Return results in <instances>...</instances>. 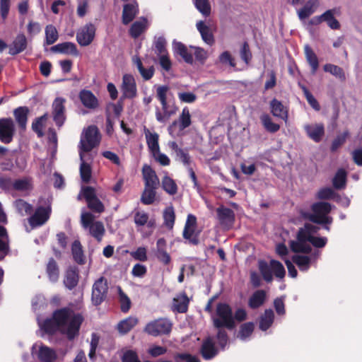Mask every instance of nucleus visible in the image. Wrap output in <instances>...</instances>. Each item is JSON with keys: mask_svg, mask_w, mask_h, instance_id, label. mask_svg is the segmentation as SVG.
<instances>
[{"mask_svg": "<svg viewBox=\"0 0 362 362\" xmlns=\"http://www.w3.org/2000/svg\"><path fill=\"white\" fill-rule=\"evenodd\" d=\"M165 225L172 228L175 222V213L173 207L167 208L163 214Z\"/></svg>", "mask_w": 362, "mask_h": 362, "instance_id": "e2e57ef3", "label": "nucleus"}, {"mask_svg": "<svg viewBox=\"0 0 362 362\" xmlns=\"http://www.w3.org/2000/svg\"><path fill=\"white\" fill-rule=\"evenodd\" d=\"M197 28L202 35V40L208 45H211L214 42V38L210 30L203 21L197 23Z\"/></svg>", "mask_w": 362, "mask_h": 362, "instance_id": "a19ab883", "label": "nucleus"}, {"mask_svg": "<svg viewBox=\"0 0 362 362\" xmlns=\"http://www.w3.org/2000/svg\"><path fill=\"white\" fill-rule=\"evenodd\" d=\"M303 93L306 98L308 103L315 110H320V106L317 103V100L315 97L309 92V90L303 87Z\"/></svg>", "mask_w": 362, "mask_h": 362, "instance_id": "69168bd1", "label": "nucleus"}, {"mask_svg": "<svg viewBox=\"0 0 362 362\" xmlns=\"http://www.w3.org/2000/svg\"><path fill=\"white\" fill-rule=\"evenodd\" d=\"M172 327L171 322L167 319H159L149 322L145 327V331L153 336L168 334Z\"/></svg>", "mask_w": 362, "mask_h": 362, "instance_id": "9b49d317", "label": "nucleus"}, {"mask_svg": "<svg viewBox=\"0 0 362 362\" xmlns=\"http://www.w3.org/2000/svg\"><path fill=\"white\" fill-rule=\"evenodd\" d=\"M191 49L192 50V55L194 54L195 57V59L202 62L204 63L206 59L208 58V52L203 48L199 47H191Z\"/></svg>", "mask_w": 362, "mask_h": 362, "instance_id": "052dcab7", "label": "nucleus"}, {"mask_svg": "<svg viewBox=\"0 0 362 362\" xmlns=\"http://www.w3.org/2000/svg\"><path fill=\"white\" fill-rule=\"evenodd\" d=\"M138 323V319L135 317H129L120 321L117 325V329L121 334L129 332Z\"/></svg>", "mask_w": 362, "mask_h": 362, "instance_id": "e433bc0d", "label": "nucleus"}, {"mask_svg": "<svg viewBox=\"0 0 362 362\" xmlns=\"http://www.w3.org/2000/svg\"><path fill=\"white\" fill-rule=\"evenodd\" d=\"M64 100L60 98H56L53 103V116L57 126L61 127L65 119L64 110Z\"/></svg>", "mask_w": 362, "mask_h": 362, "instance_id": "393cba45", "label": "nucleus"}, {"mask_svg": "<svg viewBox=\"0 0 362 362\" xmlns=\"http://www.w3.org/2000/svg\"><path fill=\"white\" fill-rule=\"evenodd\" d=\"M145 136L148 149L151 154L160 150L158 144V134L155 132H151L149 130L145 131Z\"/></svg>", "mask_w": 362, "mask_h": 362, "instance_id": "473e14b6", "label": "nucleus"}, {"mask_svg": "<svg viewBox=\"0 0 362 362\" xmlns=\"http://www.w3.org/2000/svg\"><path fill=\"white\" fill-rule=\"evenodd\" d=\"M274 319V315L272 310H266L259 319V329L266 331L272 325Z\"/></svg>", "mask_w": 362, "mask_h": 362, "instance_id": "58836bf2", "label": "nucleus"}, {"mask_svg": "<svg viewBox=\"0 0 362 362\" xmlns=\"http://www.w3.org/2000/svg\"><path fill=\"white\" fill-rule=\"evenodd\" d=\"M72 255L75 261L79 264L84 262V256L81 243L76 240L72 244Z\"/></svg>", "mask_w": 362, "mask_h": 362, "instance_id": "3c124183", "label": "nucleus"}, {"mask_svg": "<svg viewBox=\"0 0 362 362\" xmlns=\"http://www.w3.org/2000/svg\"><path fill=\"white\" fill-rule=\"evenodd\" d=\"M177 362H200L199 358L196 356L187 353L178 354L175 356Z\"/></svg>", "mask_w": 362, "mask_h": 362, "instance_id": "0e129e2a", "label": "nucleus"}, {"mask_svg": "<svg viewBox=\"0 0 362 362\" xmlns=\"http://www.w3.org/2000/svg\"><path fill=\"white\" fill-rule=\"evenodd\" d=\"M15 133L14 122L11 119H0V141L5 144L10 143Z\"/></svg>", "mask_w": 362, "mask_h": 362, "instance_id": "2eb2a0df", "label": "nucleus"}, {"mask_svg": "<svg viewBox=\"0 0 362 362\" xmlns=\"http://www.w3.org/2000/svg\"><path fill=\"white\" fill-rule=\"evenodd\" d=\"M147 21L145 18L134 22L130 28V35L136 38L139 37L146 28Z\"/></svg>", "mask_w": 362, "mask_h": 362, "instance_id": "49530a36", "label": "nucleus"}, {"mask_svg": "<svg viewBox=\"0 0 362 362\" xmlns=\"http://www.w3.org/2000/svg\"><path fill=\"white\" fill-rule=\"evenodd\" d=\"M218 63L226 68L235 69V58L228 51H224L220 54L218 58Z\"/></svg>", "mask_w": 362, "mask_h": 362, "instance_id": "4c0bfd02", "label": "nucleus"}, {"mask_svg": "<svg viewBox=\"0 0 362 362\" xmlns=\"http://www.w3.org/2000/svg\"><path fill=\"white\" fill-rule=\"evenodd\" d=\"M162 187L164 191L170 195L175 194L177 192V186L175 182L168 175H165L162 179Z\"/></svg>", "mask_w": 362, "mask_h": 362, "instance_id": "de8ad7c7", "label": "nucleus"}, {"mask_svg": "<svg viewBox=\"0 0 362 362\" xmlns=\"http://www.w3.org/2000/svg\"><path fill=\"white\" fill-rule=\"evenodd\" d=\"M27 46V40L24 35H17L12 44L9 46V54L11 55L17 54L23 52Z\"/></svg>", "mask_w": 362, "mask_h": 362, "instance_id": "c85d7f7f", "label": "nucleus"}, {"mask_svg": "<svg viewBox=\"0 0 362 362\" xmlns=\"http://www.w3.org/2000/svg\"><path fill=\"white\" fill-rule=\"evenodd\" d=\"M303 129L308 136L315 142L320 141L325 134V127L322 123L305 124Z\"/></svg>", "mask_w": 362, "mask_h": 362, "instance_id": "f3484780", "label": "nucleus"}, {"mask_svg": "<svg viewBox=\"0 0 362 362\" xmlns=\"http://www.w3.org/2000/svg\"><path fill=\"white\" fill-rule=\"evenodd\" d=\"M173 49L175 54L180 55L183 60L188 63L192 64L193 62V57H192V50L191 47L189 48L187 47L185 45L180 42L173 41Z\"/></svg>", "mask_w": 362, "mask_h": 362, "instance_id": "5701e85b", "label": "nucleus"}, {"mask_svg": "<svg viewBox=\"0 0 362 362\" xmlns=\"http://www.w3.org/2000/svg\"><path fill=\"white\" fill-rule=\"evenodd\" d=\"M15 207L19 214L22 216H25L30 214L32 211V206L28 203L25 202L23 199H18L14 203Z\"/></svg>", "mask_w": 362, "mask_h": 362, "instance_id": "4d7b16f0", "label": "nucleus"}, {"mask_svg": "<svg viewBox=\"0 0 362 362\" xmlns=\"http://www.w3.org/2000/svg\"><path fill=\"white\" fill-rule=\"evenodd\" d=\"M51 208L49 206L37 208L34 215L29 219L30 224L33 227L40 226L44 224L48 220Z\"/></svg>", "mask_w": 362, "mask_h": 362, "instance_id": "6ab92c4d", "label": "nucleus"}, {"mask_svg": "<svg viewBox=\"0 0 362 362\" xmlns=\"http://www.w3.org/2000/svg\"><path fill=\"white\" fill-rule=\"evenodd\" d=\"M82 104L88 108H95L98 105V100L95 95L90 91L83 90L79 94Z\"/></svg>", "mask_w": 362, "mask_h": 362, "instance_id": "7c9ffc66", "label": "nucleus"}, {"mask_svg": "<svg viewBox=\"0 0 362 362\" xmlns=\"http://www.w3.org/2000/svg\"><path fill=\"white\" fill-rule=\"evenodd\" d=\"M107 283L104 277L99 278L93 285L91 300L98 305L105 300L107 292Z\"/></svg>", "mask_w": 362, "mask_h": 362, "instance_id": "9d476101", "label": "nucleus"}, {"mask_svg": "<svg viewBox=\"0 0 362 362\" xmlns=\"http://www.w3.org/2000/svg\"><path fill=\"white\" fill-rule=\"evenodd\" d=\"M189 299L185 293H180L173 298V309L179 313H184L187 310Z\"/></svg>", "mask_w": 362, "mask_h": 362, "instance_id": "72a5a7b5", "label": "nucleus"}, {"mask_svg": "<svg viewBox=\"0 0 362 362\" xmlns=\"http://www.w3.org/2000/svg\"><path fill=\"white\" fill-rule=\"evenodd\" d=\"M191 115L187 107H185L182 110V112L180 115L178 119L174 120L172 124L168 127V132L169 134L176 138L180 136L183 134L185 129L189 127L191 125Z\"/></svg>", "mask_w": 362, "mask_h": 362, "instance_id": "423d86ee", "label": "nucleus"}, {"mask_svg": "<svg viewBox=\"0 0 362 362\" xmlns=\"http://www.w3.org/2000/svg\"><path fill=\"white\" fill-rule=\"evenodd\" d=\"M332 206L327 202H317L312 205V213H302V216L320 224H330L332 218L328 216Z\"/></svg>", "mask_w": 362, "mask_h": 362, "instance_id": "7ed1b4c3", "label": "nucleus"}, {"mask_svg": "<svg viewBox=\"0 0 362 362\" xmlns=\"http://www.w3.org/2000/svg\"><path fill=\"white\" fill-rule=\"evenodd\" d=\"M335 193L330 187H325L320 189L317 193V198L320 199H334Z\"/></svg>", "mask_w": 362, "mask_h": 362, "instance_id": "680f3d73", "label": "nucleus"}, {"mask_svg": "<svg viewBox=\"0 0 362 362\" xmlns=\"http://www.w3.org/2000/svg\"><path fill=\"white\" fill-rule=\"evenodd\" d=\"M199 232L197 230V218L192 214H189L185 223L183 237L190 243L197 245L199 243Z\"/></svg>", "mask_w": 362, "mask_h": 362, "instance_id": "f8f14e48", "label": "nucleus"}, {"mask_svg": "<svg viewBox=\"0 0 362 362\" xmlns=\"http://www.w3.org/2000/svg\"><path fill=\"white\" fill-rule=\"evenodd\" d=\"M319 6V0H308L301 8L297 11L299 19L304 21L317 11Z\"/></svg>", "mask_w": 362, "mask_h": 362, "instance_id": "4be33fe9", "label": "nucleus"}, {"mask_svg": "<svg viewBox=\"0 0 362 362\" xmlns=\"http://www.w3.org/2000/svg\"><path fill=\"white\" fill-rule=\"evenodd\" d=\"M83 321L81 315L69 308L55 310L51 318L42 320L37 317L38 325L42 331L51 334L59 332L66 335L69 339H73L78 336Z\"/></svg>", "mask_w": 362, "mask_h": 362, "instance_id": "f257e3e1", "label": "nucleus"}, {"mask_svg": "<svg viewBox=\"0 0 362 362\" xmlns=\"http://www.w3.org/2000/svg\"><path fill=\"white\" fill-rule=\"evenodd\" d=\"M46 272L50 281L56 282L59 276V271L56 262L51 259L47 263Z\"/></svg>", "mask_w": 362, "mask_h": 362, "instance_id": "37998d69", "label": "nucleus"}, {"mask_svg": "<svg viewBox=\"0 0 362 362\" xmlns=\"http://www.w3.org/2000/svg\"><path fill=\"white\" fill-rule=\"evenodd\" d=\"M346 173L344 169H339L334 175L332 183L336 189H342L346 186Z\"/></svg>", "mask_w": 362, "mask_h": 362, "instance_id": "09e8293b", "label": "nucleus"}, {"mask_svg": "<svg viewBox=\"0 0 362 362\" xmlns=\"http://www.w3.org/2000/svg\"><path fill=\"white\" fill-rule=\"evenodd\" d=\"M119 294V301L120 303L121 310L123 313H127L131 307V300L129 297L122 291L120 287H117Z\"/></svg>", "mask_w": 362, "mask_h": 362, "instance_id": "864d4df0", "label": "nucleus"}, {"mask_svg": "<svg viewBox=\"0 0 362 362\" xmlns=\"http://www.w3.org/2000/svg\"><path fill=\"white\" fill-rule=\"evenodd\" d=\"M142 175L144 180V186L158 187L159 180L156 172L148 165H144L142 168Z\"/></svg>", "mask_w": 362, "mask_h": 362, "instance_id": "b1692460", "label": "nucleus"}, {"mask_svg": "<svg viewBox=\"0 0 362 362\" xmlns=\"http://www.w3.org/2000/svg\"><path fill=\"white\" fill-rule=\"evenodd\" d=\"M218 218L220 223L226 226L230 227L234 221L235 216L232 210L221 206L217 209Z\"/></svg>", "mask_w": 362, "mask_h": 362, "instance_id": "a878e982", "label": "nucleus"}, {"mask_svg": "<svg viewBox=\"0 0 362 362\" xmlns=\"http://www.w3.org/2000/svg\"><path fill=\"white\" fill-rule=\"evenodd\" d=\"M81 222L83 228L88 230L93 237L98 241L102 240L105 233V228L102 222L95 221L93 215L88 212L81 214Z\"/></svg>", "mask_w": 362, "mask_h": 362, "instance_id": "0eeeda50", "label": "nucleus"}, {"mask_svg": "<svg viewBox=\"0 0 362 362\" xmlns=\"http://www.w3.org/2000/svg\"><path fill=\"white\" fill-rule=\"evenodd\" d=\"M319 228L308 223L300 229L297 239L290 243L291 250L296 253H308L311 250L310 244L316 247H323L327 239L324 237H315Z\"/></svg>", "mask_w": 362, "mask_h": 362, "instance_id": "f03ea898", "label": "nucleus"}, {"mask_svg": "<svg viewBox=\"0 0 362 362\" xmlns=\"http://www.w3.org/2000/svg\"><path fill=\"white\" fill-rule=\"evenodd\" d=\"M80 160H81V165H80V175L81 180L85 182H89L91 177V168L90 163L93 158L92 154H83L81 153L79 154Z\"/></svg>", "mask_w": 362, "mask_h": 362, "instance_id": "aec40b11", "label": "nucleus"}, {"mask_svg": "<svg viewBox=\"0 0 362 362\" xmlns=\"http://www.w3.org/2000/svg\"><path fill=\"white\" fill-rule=\"evenodd\" d=\"M323 69L325 71L329 72L333 76L341 80H344L345 78V75L342 69L338 66L332 64H327L324 66Z\"/></svg>", "mask_w": 362, "mask_h": 362, "instance_id": "5fc2aeb1", "label": "nucleus"}, {"mask_svg": "<svg viewBox=\"0 0 362 362\" xmlns=\"http://www.w3.org/2000/svg\"><path fill=\"white\" fill-rule=\"evenodd\" d=\"M267 293L263 290H258L255 291L250 298L248 305L251 308H257L265 301Z\"/></svg>", "mask_w": 362, "mask_h": 362, "instance_id": "f704fd0d", "label": "nucleus"}, {"mask_svg": "<svg viewBox=\"0 0 362 362\" xmlns=\"http://www.w3.org/2000/svg\"><path fill=\"white\" fill-rule=\"evenodd\" d=\"M133 62L136 66L140 74L141 75L144 79L148 80L153 76L154 74L153 66H150L147 68H145L143 66V64L140 59L137 57H134L133 58Z\"/></svg>", "mask_w": 362, "mask_h": 362, "instance_id": "c9c22d12", "label": "nucleus"}, {"mask_svg": "<svg viewBox=\"0 0 362 362\" xmlns=\"http://www.w3.org/2000/svg\"><path fill=\"white\" fill-rule=\"evenodd\" d=\"M323 21L327 22L329 27L332 29H337L339 28V23L334 17L332 11H327L323 13Z\"/></svg>", "mask_w": 362, "mask_h": 362, "instance_id": "bf43d9fd", "label": "nucleus"}, {"mask_svg": "<svg viewBox=\"0 0 362 362\" xmlns=\"http://www.w3.org/2000/svg\"><path fill=\"white\" fill-rule=\"evenodd\" d=\"M78 281V276L77 271L71 268L66 272L64 283L66 288L71 289L76 286Z\"/></svg>", "mask_w": 362, "mask_h": 362, "instance_id": "ea45409f", "label": "nucleus"}, {"mask_svg": "<svg viewBox=\"0 0 362 362\" xmlns=\"http://www.w3.org/2000/svg\"><path fill=\"white\" fill-rule=\"evenodd\" d=\"M259 268L263 278L267 281L272 280V273L276 277L281 279L284 277L286 273L283 264L276 260H271L269 264L264 261H260Z\"/></svg>", "mask_w": 362, "mask_h": 362, "instance_id": "6e6552de", "label": "nucleus"}, {"mask_svg": "<svg viewBox=\"0 0 362 362\" xmlns=\"http://www.w3.org/2000/svg\"><path fill=\"white\" fill-rule=\"evenodd\" d=\"M121 90L122 98H124L132 99L136 96V85L133 76L130 74H124L123 76Z\"/></svg>", "mask_w": 362, "mask_h": 362, "instance_id": "dca6fc26", "label": "nucleus"}, {"mask_svg": "<svg viewBox=\"0 0 362 362\" xmlns=\"http://www.w3.org/2000/svg\"><path fill=\"white\" fill-rule=\"evenodd\" d=\"M134 223L136 226H144L147 225L148 228L154 226L155 222L152 219H149L148 214L144 211H137L134 214Z\"/></svg>", "mask_w": 362, "mask_h": 362, "instance_id": "2f4dec72", "label": "nucleus"}, {"mask_svg": "<svg viewBox=\"0 0 362 362\" xmlns=\"http://www.w3.org/2000/svg\"><path fill=\"white\" fill-rule=\"evenodd\" d=\"M31 354L40 362H55L57 358L56 351L41 342H37L33 345Z\"/></svg>", "mask_w": 362, "mask_h": 362, "instance_id": "1a4fd4ad", "label": "nucleus"}, {"mask_svg": "<svg viewBox=\"0 0 362 362\" xmlns=\"http://www.w3.org/2000/svg\"><path fill=\"white\" fill-rule=\"evenodd\" d=\"M213 323L215 327H226L232 329L235 327L231 308L226 303H218L216 313L212 316Z\"/></svg>", "mask_w": 362, "mask_h": 362, "instance_id": "20e7f679", "label": "nucleus"}, {"mask_svg": "<svg viewBox=\"0 0 362 362\" xmlns=\"http://www.w3.org/2000/svg\"><path fill=\"white\" fill-rule=\"evenodd\" d=\"M255 325L252 322H246L240 327V330L237 337L242 341H246L249 339L254 331Z\"/></svg>", "mask_w": 362, "mask_h": 362, "instance_id": "c03bdc74", "label": "nucleus"}, {"mask_svg": "<svg viewBox=\"0 0 362 362\" xmlns=\"http://www.w3.org/2000/svg\"><path fill=\"white\" fill-rule=\"evenodd\" d=\"M166 40L163 36L158 37L155 40V47L157 54L161 55L165 52Z\"/></svg>", "mask_w": 362, "mask_h": 362, "instance_id": "338daca9", "label": "nucleus"}, {"mask_svg": "<svg viewBox=\"0 0 362 362\" xmlns=\"http://www.w3.org/2000/svg\"><path fill=\"white\" fill-rule=\"evenodd\" d=\"M131 256L136 260L144 262L147 260L146 249L144 247H138L131 252Z\"/></svg>", "mask_w": 362, "mask_h": 362, "instance_id": "774afa93", "label": "nucleus"}, {"mask_svg": "<svg viewBox=\"0 0 362 362\" xmlns=\"http://www.w3.org/2000/svg\"><path fill=\"white\" fill-rule=\"evenodd\" d=\"M52 50L54 52L71 54L74 56H76L78 54L76 45L70 42H66L54 45L52 47Z\"/></svg>", "mask_w": 362, "mask_h": 362, "instance_id": "c756f323", "label": "nucleus"}, {"mask_svg": "<svg viewBox=\"0 0 362 362\" xmlns=\"http://www.w3.org/2000/svg\"><path fill=\"white\" fill-rule=\"evenodd\" d=\"M138 13V5L136 1H132L124 6L122 12V22L128 24L136 16Z\"/></svg>", "mask_w": 362, "mask_h": 362, "instance_id": "cd10ccee", "label": "nucleus"}, {"mask_svg": "<svg viewBox=\"0 0 362 362\" xmlns=\"http://www.w3.org/2000/svg\"><path fill=\"white\" fill-rule=\"evenodd\" d=\"M95 26L93 23H87L80 28L76 33V40L81 46H88L93 40L95 35Z\"/></svg>", "mask_w": 362, "mask_h": 362, "instance_id": "ddd939ff", "label": "nucleus"}, {"mask_svg": "<svg viewBox=\"0 0 362 362\" xmlns=\"http://www.w3.org/2000/svg\"><path fill=\"white\" fill-rule=\"evenodd\" d=\"M200 352L206 360H210L218 354V350L211 337H209L203 341Z\"/></svg>", "mask_w": 362, "mask_h": 362, "instance_id": "412c9836", "label": "nucleus"}, {"mask_svg": "<svg viewBox=\"0 0 362 362\" xmlns=\"http://www.w3.org/2000/svg\"><path fill=\"white\" fill-rule=\"evenodd\" d=\"M270 109L272 115L282 119L285 122L288 119V110L287 108L276 99H273L270 102Z\"/></svg>", "mask_w": 362, "mask_h": 362, "instance_id": "bb28decb", "label": "nucleus"}, {"mask_svg": "<svg viewBox=\"0 0 362 362\" xmlns=\"http://www.w3.org/2000/svg\"><path fill=\"white\" fill-rule=\"evenodd\" d=\"M100 142V135L98 129L95 126H90L84 129L79 144V154H92V149L98 145Z\"/></svg>", "mask_w": 362, "mask_h": 362, "instance_id": "39448f33", "label": "nucleus"}, {"mask_svg": "<svg viewBox=\"0 0 362 362\" xmlns=\"http://www.w3.org/2000/svg\"><path fill=\"white\" fill-rule=\"evenodd\" d=\"M304 50L305 58L312 68L313 73H315L319 66L317 57L309 45H305Z\"/></svg>", "mask_w": 362, "mask_h": 362, "instance_id": "79ce46f5", "label": "nucleus"}, {"mask_svg": "<svg viewBox=\"0 0 362 362\" xmlns=\"http://www.w3.org/2000/svg\"><path fill=\"white\" fill-rule=\"evenodd\" d=\"M28 110L26 107H18L14 110V116L19 125L24 128L27 122Z\"/></svg>", "mask_w": 362, "mask_h": 362, "instance_id": "8fccbe9b", "label": "nucleus"}, {"mask_svg": "<svg viewBox=\"0 0 362 362\" xmlns=\"http://www.w3.org/2000/svg\"><path fill=\"white\" fill-rule=\"evenodd\" d=\"M320 255L319 251H315L310 255V257L307 255H303L296 254L293 256L292 259L294 263L297 264L300 271H307L311 263L315 261Z\"/></svg>", "mask_w": 362, "mask_h": 362, "instance_id": "a211bd4d", "label": "nucleus"}, {"mask_svg": "<svg viewBox=\"0 0 362 362\" xmlns=\"http://www.w3.org/2000/svg\"><path fill=\"white\" fill-rule=\"evenodd\" d=\"M157 187H146L144 186V192L141 194V201L143 204L148 205L152 203L156 199V189Z\"/></svg>", "mask_w": 362, "mask_h": 362, "instance_id": "a18cd8bd", "label": "nucleus"}, {"mask_svg": "<svg viewBox=\"0 0 362 362\" xmlns=\"http://www.w3.org/2000/svg\"><path fill=\"white\" fill-rule=\"evenodd\" d=\"M194 5L197 10L204 16L210 14L211 6L208 0H194Z\"/></svg>", "mask_w": 362, "mask_h": 362, "instance_id": "13d9d810", "label": "nucleus"}, {"mask_svg": "<svg viewBox=\"0 0 362 362\" xmlns=\"http://www.w3.org/2000/svg\"><path fill=\"white\" fill-rule=\"evenodd\" d=\"M178 108L175 104L168 103L160 104V107H156V120L163 124L169 121L171 117L177 113Z\"/></svg>", "mask_w": 362, "mask_h": 362, "instance_id": "4468645a", "label": "nucleus"}, {"mask_svg": "<svg viewBox=\"0 0 362 362\" xmlns=\"http://www.w3.org/2000/svg\"><path fill=\"white\" fill-rule=\"evenodd\" d=\"M261 121L264 128L270 132H277L280 127L279 124L272 122L271 117L267 115H263L261 116Z\"/></svg>", "mask_w": 362, "mask_h": 362, "instance_id": "6e6d98bb", "label": "nucleus"}, {"mask_svg": "<svg viewBox=\"0 0 362 362\" xmlns=\"http://www.w3.org/2000/svg\"><path fill=\"white\" fill-rule=\"evenodd\" d=\"M46 43L52 45L58 39V32L56 28L52 25H48L45 28Z\"/></svg>", "mask_w": 362, "mask_h": 362, "instance_id": "603ef678", "label": "nucleus"}]
</instances>
